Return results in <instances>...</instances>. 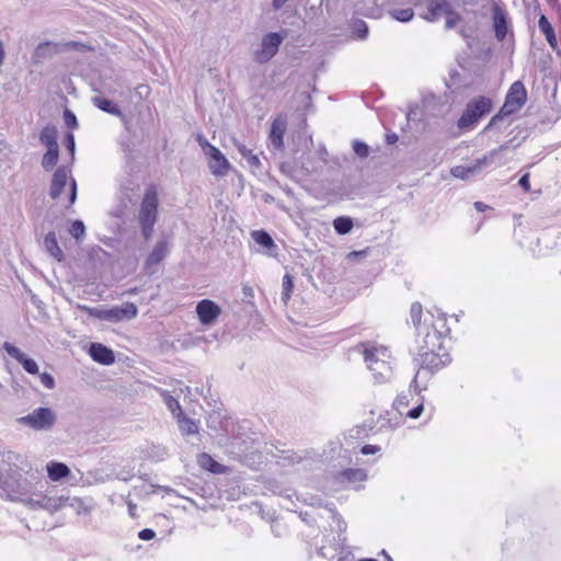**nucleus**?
<instances>
[{
    "mask_svg": "<svg viewBox=\"0 0 561 561\" xmlns=\"http://www.w3.org/2000/svg\"><path fill=\"white\" fill-rule=\"evenodd\" d=\"M410 318L415 329L417 343H428L431 346L449 343L450 328L447 314L424 311L422 304L415 301L410 307Z\"/></svg>",
    "mask_w": 561,
    "mask_h": 561,
    "instance_id": "1",
    "label": "nucleus"
},
{
    "mask_svg": "<svg viewBox=\"0 0 561 561\" xmlns=\"http://www.w3.org/2000/svg\"><path fill=\"white\" fill-rule=\"evenodd\" d=\"M394 409L398 412L399 416L392 413L386 412L385 416H380V428H393L400 423V419L402 416H407L410 419H419L424 410L423 398L417 392L408 391L407 393H401L397 397L393 402Z\"/></svg>",
    "mask_w": 561,
    "mask_h": 561,
    "instance_id": "2",
    "label": "nucleus"
},
{
    "mask_svg": "<svg viewBox=\"0 0 561 561\" xmlns=\"http://www.w3.org/2000/svg\"><path fill=\"white\" fill-rule=\"evenodd\" d=\"M364 360L376 382L382 383L392 375L391 352L382 345L364 344Z\"/></svg>",
    "mask_w": 561,
    "mask_h": 561,
    "instance_id": "3",
    "label": "nucleus"
},
{
    "mask_svg": "<svg viewBox=\"0 0 561 561\" xmlns=\"http://www.w3.org/2000/svg\"><path fill=\"white\" fill-rule=\"evenodd\" d=\"M420 368L413 379L416 383L417 376L422 370L431 374L439 371L451 363V356L447 344L431 346L428 343H417Z\"/></svg>",
    "mask_w": 561,
    "mask_h": 561,
    "instance_id": "4",
    "label": "nucleus"
},
{
    "mask_svg": "<svg viewBox=\"0 0 561 561\" xmlns=\"http://www.w3.org/2000/svg\"><path fill=\"white\" fill-rule=\"evenodd\" d=\"M493 107V101L484 95H479L469 101L457 122V126L461 131L473 129L479 121L488 115Z\"/></svg>",
    "mask_w": 561,
    "mask_h": 561,
    "instance_id": "5",
    "label": "nucleus"
},
{
    "mask_svg": "<svg viewBox=\"0 0 561 561\" xmlns=\"http://www.w3.org/2000/svg\"><path fill=\"white\" fill-rule=\"evenodd\" d=\"M158 191L156 185L151 184L145 191L138 217L145 239H149L153 232L158 217Z\"/></svg>",
    "mask_w": 561,
    "mask_h": 561,
    "instance_id": "6",
    "label": "nucleus"
},
{
    "mask_svg": "<svg viewBox=\"0 0 561 561\" xmlns=\"http://www.w3.org/2000/svg\"><path fill=\"white\" fill-rule=\"evenodd\" d=\"M527 96L528 93L524 83L520 80L513 82L507 90L504 104L500 108L499 113L491 118L485 129L490 128L497 121L520 111L527 102Z\"/></svg>",
    "mask_w": 561,
    "mask_h": 561,
    "instance_id": "7",
    "label": "nucleus"
},
{
    "mask_svg": "<svg viewBox=\"0 0 561 561\" xmlns=\"http://www.w3.org/2000/svg\"><path fill=\"white\" fill-rule=\"evenodd\" d=\"M19 422L32 430L44 431L53 427L56 415L49 408H38L32 413L19 419Z\"/></svg>",
    "mask_w": 561,
    "mask_h": 561,
    "instance_id": "8",
    "label": "nucleus"
},
{
    "mask_svg": "<svg viewBox=\"0 0 561 561\" xmlns=\"http://www.w3.org/2000/svg\"><path fill=\"white\" fill-rule=\"evenodd\" d=\"M282 36L278 33H268L263 37L261 49L254 54L255 61L260 64L267 62L272 59L282 44Z\"/></svg>",
    "mask_w": 561,
    "mask_h": 561,
    "instance_id": "9",
    "label": "nucleus"
},
{
    "mask_svg": "<svg viewBox=\"0 0 561 561\" xmlns=\"http://www.w3.org/2000/svg\"><path fill=\"white\" fill-rule=\"evenodd\" d=\"M2 348L7 352V354L11 358H13L18 362L27 374L38 375L39 368H38L37 363L33 358H30L19 347H16L15 345H13L10 342H4L2 345Z\"/></svg>",
    "mask_w": 561,
    "mask_h": 561,
    "instance_id": "10",
    "label": "nucleus"
},
{
    "mask_svg": "<svg viewBox=\"0 0 561 561\" xmlns=\"http://www.w3.org/2000/svg\"><path fill=\"white\" fill-rule=\"evenodd\" d=\"M206 156L209 158V169L214 175L224 176L228 173L230 163L217 147H209Z\"/></svg>",
    "mask_w": 561,
    "mask_h": 561,
    "instance_id": "11",
    "label": "nucleus"
},
{
    "mask_svg": "<svg viewBox=\"0 0 561 561\" xmlns=\"http://www.w3.org/2000/svg\"><path fill=\"white\" fill-rule=\"evenodd\" d=\"M196 313L201 323H213L221 313L220 307L210 299H203L196 306Z\"/></svg>",
    "mask_w": 561,
    "mask_h": 561,
    "instance_id": "12",
    "label": "nucleus"
},
{
    "mask_svg": "<svg viewBox=\"0 0 561 561\" xmlns=\"http://www.w3.org/2000/svg\"><path fill=\"white\" fill-rule=\"evenodd\" d=\"M286 126H287L286 117L282 116V115H278L272 122L268 138H270L272 145L274 146V148H276V149H282L284 146L283 138H284V135L286 131Z\"/></svg>",
    "mask_w": 561,
    "mask_h": 561,
    "instance_id": "13",
    "label": "nucleus"
},
{
    "mask_svg": "<svg viewBox=\"0 0 561 561\" xmlns=\"http://www.w3.org/2000/svg\"><path fill=\"white\" fill-rule=\"evenodd\" d=\"M138 313L137 306L133 302H125L122 307L108 309V321L119 322L122 320L134 319Z\"/></svg>",
    "mask_w": 561,
    "mask_h": 561,
    "instance_id": "14",
    "label": "nucleus"
},
{
    "mask_svg": "<svg viewBox=\"0 0 561 561\" xmlns=\"http://www.w3.org/2000/svg\"><path fill=\"white\" fill-rule=\"evenodd\" d=\"M489 163V157L484 156L481 159H477L472 165H456L451 168L450 173L458 179L467 180L472 174L481 170L484 165Z\"/></svg>",
    "mask_w": 561,
    "mask_h": 561,
    "instance_id": "15",
    "label": "nucleus"
},
{
    "mask_svg": "<svg viewBox=\"0 0 561 561\" xmlns=\"http://www.w3.org/2000/svg\"><path fill=\"white\" fill-rule=\"evenodd\" d=\"M89 353L94 362L102 365H111L115 362L114 352L101 343H92Z\"/></svg>",
    "mask_w": 561,
    "mask_h": 561,
    "instance_id": "16",
    "label": "nucleus"
},
{
    "mask_svg": "<svg viewBox=\"0 0 561 561\" xmlns=\"http://www.w3.org/2000/svg\"><path fill=\"white\" fill-rule=\"evenodd\" d=\"M68 183V173L65 168H58L51 180V186H50V197L53 199H57L60 197L62 191L65 190L66 185Z\"/></svg>",
    "mask_w": 561,
    "mask_h": 561,
    "instance_id": "17",
    "label": "nucleus"
},
{
    "mask_svg": "<svg viewBox=\"0 0 561 561\" xmlns=\"http://www.w3.org/2000/svg\"><path fill=\"white\" fill-rule=\"evenodd\" d=\"M450 4L447 0H427V14L424 16L427 21H435L440 15L449 12Z\"/></svg>",
    "mask_w": 561,
    "mask_h": 561,
    "instance_id": "18",
    "label": "nucleus"
},
{
    "mask_svg": "<svg viewBox=\"0 0 561 561\" xmlns=\"http://www.w3.org/2000/svg\"><path fill=\"white\" fill-rule=\"evenodd\" d=\"M197 463L202 469L211 473H226L227 467L217 462L209 454L202 453L197 457Z\"/></svg>",
    "mask_w": 561,
    "mask_h": 561,
    "instance_id": "19",
    "label": "nucleus"
},
{
    "mask_svg": "<svg viewBox=\"0 0 561 561\" xmlns=\"http://www.w3.org/2000/svg\"><path fill=\"white\" fill-rule=\"evenodd\" d=\"M538 26L540 32L545 35L548 44L553 50L558 49V41L554 33V28L545 14L539 15Z\"/></svg>",
    "mask_w": 561,
    "mask_h": 561,
    "instance_id": "20",
    "label": "nucleus"
},
{
    "mask_svg": "<svg viewBox=\"0 0 561 561\" xmlns=\"http://www.w3.org/2000/svg\"><path fill=\"white\" fill-rule=\"evenodd\" d=\"M493 26L496 38L503 41L507 34V23L504 12L499 7L493 10Z\"/></svg>",
    "mask_w": 561,
    "mask_h": 561,
    "instance_id": "21",
    "label": "nucleus"
},
{
    "mask_svg": "<svg viewBox=\"0 0 561 561\" xmlns=\"http://www.w3.org/2000/svg\"><path fill=\"white\" fill-rule=\"evenodd\" d=\"M168 253V243L165 241L158 242L146 260V267L150 268L158 265Z\"/></svg>",
    "mask_w": 561,
    "mask_h": 561,
    "instance_id": "22",
    "label": "nucleus"
},
{
    "mask_svg": "<svg viewBox=\"0 0 561 561\" xmlns=\"http://www.w3.org/2000/svg\"><path fill=\"white\" fill-rule=\"evenodd\" d=\"M47 474L51 481H59L70 474V469L62 462L51 461L47 465Z\"/></svg>",
    "mask_w": 561,
    "mask_h": 561,
    "instance_id": "23",
    "label": "nucleus"
},
{
    "mask_svg": "<svg viewBox=\"0 0 561 561\" xmlns=\"http://www.w3.org/2000/svg\"><path fill=\"white\" fill-rule=\"evenodd\" d=\"M44 245L47 252L58 261L64 259V252L58 245L56 233L50 231L44 238Z\"/></svg>",
    "mask_w": 561,
    "mask_h": 561,
    "instance_id": "24",
    "label": "nucleus"
},
{
    "mask_svg": "<svg viewBox=\"0 0 561 561\" xmlns=\"http://www.w3.org/2000/svg\"><path fill=\"white\" fill-rule=\"evenodd\" d=\"M93 104L103 112H106L118 117L123 116V113L117 106V104L106 98L96 96L93 99Z\"/></svg>",
    "mask_w": 561,
    "mask_h": 561,
    "instance_id": "25",
    "label": "nucleus"
},
{
    "mask_svg": "<svg viewBox=\"0 0 561 561\" xmlns=\"http://www.w3.org/2000/svg\"><path fill=\"white\" fill-rule=\"evenodd\" d=\"M39 140L47 148H58L56 127L45 126L41 131Z\"/></svg>",
    "mask_w": 561,
    "mask_h": 561,
    "instance_id": "26",
    "label": "nucleus"
},
{
    "mask_svg": "<svg viewBox=\"0 0 561 561\" xmlns=\"http://www.w3.org/2000/svg\"><path fill=\"white\" fill-rule=\"evenodd\" d=\"M59 157V148H47L46 153L43 156L42 165L45 170H51Z\"/></svg>",
    "mask_w": 561,
    "mask_h": 561,
    "instance_id": "27",
    "label": "nucleus"
},
{
    "mask_svg": "<svg viewBox=\"0 0 561 561\" xmlns=\"http://www.w3.org/2000/svg\"><path fill=\"white\" fill-rule=\"evenodd\" d=\"M252 238L257 244H260L266 249H272V248L276 247L272 237L264 230L253 231Z\"/></svg>",
    "mask_w": 561,
    "mask_h": 561,
    "instance_id": "28",
    "label": "nucleus"
},
{
    "mask_svg": "<svg viewBox=\"0 0 561 561\" xmlns=\"http://www.w3.org/2000/svg\"><path fill=\"white\" fill-rule=\"evenodd\" d=\"M340 477L347 481H364L367 478L364 469L348 468L340 472Z\"/></svg>",
    "mask_w": 561,
    "mask_h": 561,
    "instance_id": "29",
    "label": "nucleus"
},
{
    "mask_svg": "<svg viewBox=\"0 0 561 561\" xmlns=\"http://www.w3.org/2000/svg\"><path fill=\"white\" fill-rule=\"evenodd\" d=\"M237 147L240 154L248 161L251 167L259 168L261 165L259 157L254 154L251 149L247 148L245 145L240 144Z\"/></svg>",
    "mask_w": 561,
    "mask_h": 561,
    "instance_id": "30",
    "label": "nucleus"
},
{
    "mask_svg": "<svg viewBox=\"0 0 561 561\" xmlns=\"http://www.w3.org/2000/svg\"><path fill=\"white\" fill-rule=\"evenodd\" d=\"M335 231L340 234L348 233L353 228V221L348 217H337L333 221Z\"/></svg>",
    "mask_w": 561,
    "mask_h": 561,
    "instance_id": "31",
    "label": "nucleus"
},
{
    "mask_svg": "<svg viewBox=\"0 0 561 561\" xmlns=\"http://www.w3.org/2000/svg\"><path fill=\"white\" fill-rule=\"evenodd\" d=\"M391 16L400 22H409L413 19L414 12L411 8L396 9L390 12Z\"/></svg>",
    "mask_w": 561,
    "mask_h": 561,
    "instance_id": "32",
    "label": "nucleus"
},
{
    "mask_svg": "<svg viewBox=\"0 0 561 561\" xmlns=\"http://www.w3.org/2000/svg\"><path fill=\"white\" fill-rule=\"evenodd\" d=\"M80 308L89 317L108 321V309H99V308H92V307H88V306H82Z\"/></svg>",
    "mask_w": 561,
    "mask_h": 561,
    "instance_id": "33",
    "label": "nucleus"
},
{
    "mask_svg": "<svg viewBox=\"0 0 561 561\" xmlns=\"http://www.w3.org/2000/svg\"><path fill=\"white\" fill-rule=\"evenodd\" d=\"M178 419L182 430L185 431L187 434H196L198 432V426L193 420L184 416L183 414Z\"/></svg>",
    "mask_w": 561,
    "mask_h": 561,
    "instance_id": "34",
    "label": "nucleus"
},
{
    "mask_svg": "<svg viewBox=\"0 0 561 561\" xmlns=\"http://www.w3.org/2000/svg\"><path fill=\"white\" fill-rule=\"evenodd\" d=\"M283 286V299L285 301L289 300L293 289H294V280L289 274H285L282 282Z\"/></svg>",
    "mask_w": 561,
    "mask_h": 561,
    "instance_id": "35",
    "label": "nucleus"
},
{
    "mask_svg": "<svg viewBox=\"0 0 561 561\" xmlns=\"http://www.w3.org/2000/svg\"><path fill=\"white\" fill-rule=\"evenodd\" d=\"M85 227L81 220H75L69 228V233L77 240L84 236Z\"/></svg>",
    "mask_w": 561,
    "mask_h": 561,
    "instance_id": "36",
    "label": "nucleus"
},
{
    "mask_svg": "<svg viewBox=\"0 0 561 561\" xmlns=\"http://www.w3.org/2000/svg\"><path fill=\"white\" fill-rule=\"evenodd\" d=\"M165 404L173 414L176 413L178 417H180L183 414L181 404L175 398L168 396L165 398Z\"/></svg>",
    "mask_w": 561,
    "mask_h": 561,
    "instance_id": "37",
    "label": "nucleus"
},
{
    "mask_svg": "<svg viewBox=\"0 0 561 561\" xmlns=\"http://www.w3.org/2000/svg\"><path fill=\"white\" fill-rule=\"evenodd\" d=\"M353 149L354 152L360 158H366L369 153L368 146L362 141H355L353 145Z\"/></svg>",
    "mask_w": 561,
    "mask_h": 561,
    "instance_id": "38",
    "label": "nucleus"
},
{
    "mask_svg": "<svg viewBox=\"0 0 561 561\" xmlns=\"http://www.w3.org/2000/svg\"><path fill=\"white\" fill-rule=\"evenodd\" d=\"M446 15H447V19H446V27L447 28L454 27L460 21V15L458 13H456L451 8L449 9V12L446 13Z\"/></svg>",
    "mask_w": 561,
    "mask_h": 561,
    "instance_id": "39",
    "label": "nucleus"
},
{
    "mask_svg": "<svg viewBox=\"0 0 561 561\" xmlns=\"http://www.w3.org/2000/svg\"><path fill=\"white\" fill-rule=\"evenodd\" d=\"M39 380L45 388H47V389L55 388V379L50 374H48V373L39 374Z\"/></svg>",
    "mask_w": 561,
    "mask_h": 561,
    "instance_id": "40",
    "label": "nucleus"
},
{
    "mask_svg": "<svg viewBox=\"0 0 561 561\" xmlns=\"http://www.w3.org/2000/svg\"><path fill=\"white\" fill-rule=\"evenodd\" d=\"M64 118L68 127L76 128L78 126L77 117L71 111L66 110L64 113Z\"/></svg>",
    "mask_w": 561,
    "mask_h": 561,
    "instance_id": "41",
    "label": "nucleus"
},
{
    "mask_svg": "<svg viewBox=\"0 0 561 561\" xmlns=\"http://www.w3.org/2000/svg\"><path fill=\"white\" fill-rule=\"evenodd\" d=\"M77 198V184L75 180H71L69 184V197L67 207H71Z\"/></svg>",
    "mask_w": 561,
    "mask_h": 561,
    "instance_id": "42",
    "label": "nucleus"
},
{
    "mask_svg": "<svg viewBox=\"0 0 561 561\" xmlns=\"http://www.w3.org/2000/svg\"><path fill=\"white\" fill-rule=\"evenodd\" d=\"M529 173H525L518 181L519 186L528 193L530 191Z\"/></svg>",
    "mask_w": 561,
    "mask_h": 561,
    "instance_id": "43",
    "label": "nucleus"
},
{
    "mask_svg": "<svg viewBox=\"0 0 561 561\" xmlns=\"http://www.w3.org/2000/svg\"><path fill=\"white\" fill-rule=\"evenodd\" d=\"M138 537L141 540H151L156 537V533L150 528H145L139 531Z\"/></svg>",
    "mask_w": 561,
    "mask_h": 561,
    "instance_id": "44",
    "label": "nucleus"
},
{
    "mask_svg": "<svg viewBox=\"0 0 561 561\" xmlns=\"http://www.w3.org/2000/svg\"><path fill=\"white\" fill-rule=\"evenodd\" d=\"M380 450V447L377 445H364L360 449L363 455H373Z\"/></svg>",
    "mask_w": 561,
    "mask_h": 561,
    "instance_id": "45",
    "label": "nucleus"
},
{
    "mask_svg": "<svg viewBox=\"0 0 561 561\" xmlns=\"http://www.w3.org/2000/svg\"><path fill=\"white\" fill-rule=\"evenodd\" d=\"M65 141H66L67 148L70 150L71 153H73V151H75V137H73V135L72 134H68L66 136Z\"/></svg>",
    "mask_w": 561,
    "mask_h": 561,
    "instance_id": "46",
    "label": "nucleus"
},
{
    "mask_svg": "<svg viewBox=\"0 0 561 561\" xmlns=\"http://www.w3.org/2000/svg\"><path fill=\"white\" fill-rule=\"evenodd\" d=\"M66 46L68 48H72V49H76V50H81V49L85 48V45H83L80 42H69V43L66 44Z\"/></svg>",
    "mask_w": 561,
    "mask_h": 561,
    "instance_id": "47",
    "label": "nucleus"
},
{
    "mask_svg": "<svg viewBox=\"0 0 561 561\" xmlns=\"http://www.w3.org/2000/svg\"><path fill=\"white\" fill-rule=\"evenodd\" d=\"M197 140H198V144L201 145V147L204 149L205 152L209 151V147H214L203 136H199L197 138Z\"/></svg>",
    "mask_w": 561,
    "mask_h": 561,
    "instance_id": "48",
    "label": "nucleus"
},
{
    "mask_svg": "<svg viewBox=\"0 0 561 561\" xmlns=\"http://www.w3.org/2000/svg\"><path fill=\"white\" fill-rule=\"evenodd\" d=\"M136 504L134 503H128V511H129V515L133 517V518H136L137 517V513H136Z\"/></svg>",
    "mask_w": 561,
    "mask_h": 561,
    "instance_id": "49",
    "label": "nucleus"
},
{
    "mask_svg": "<svg viewBox=\"0 0 561 561\" xmlns=\"http://www.w3.org/2000/svg\"><path fill=\"white\" fill-rule=\"evenodd\" d=\"M288 0H273V7L275 10L280 9Z\"/></svg>",
    "mask_w": 561,
    "mask_h": 561,
    "instance_id": "50",
    "label": "nucleus"
},
{
    "mask_svg": "<svg viewBox=\"0 0 561 561\" xmlns=\"http://www.w3.org/2000/svg\"><path fill=\"white\" fill-rule=\"evenodd\" d=\"M474 207L479 211H484L488 208V205L483 204L482 202H476Z\"/></svg>",
    "mask_w": 561,
    "mask_h": 561,
    "instance_id": "51",
    "label": "nucleus"
},
{
    "mask_svg": "<svg viewBox=\"0 0 561 561\" xmlns=\"http://www.w3.org/2000/svg\"><path fill=\"white\" fill-rule=\"evenodd\" d=\"M243 294L248 297L253 296V288L249 285L243 286Z\"/></svg>",
    "mask_w": 561,
    "mask_h": 561,
    "instance_id": "52",
    "label": "nucleus"
},
{
    "mask_svg": "<svg viewBox=\"0 0 561 561\" xmlns=\"http://www.w3.org/2000/svg\"><path fill=\"white\" fill-rule=\"evenodd\" d=\"M4 60V49L2 46V43L0 42V66L3 64Z\"/></svg>",
    "mask_w": 561,
    "mask_h": 561,
    "instance_id": "53",
    "label": "nucleus"
},
{
    "mask_svg": "<svg viewBox=\"0 0 561 561\" xmlns=\"http://www.w3.org/2000/svg\"><path fill=\"white\" fill-rule=\"evenodd\" d=\"M398 137L396 135H392V136H388V142L389 144H393L394 141H397Z\"/></svg>",
    "mask_w": 561,
    "mask_h": 561,
    "instance_id": "54",
    "label": "nucleus"
},
{
    "mask_svg": "<svg viewBox=\"0 0 561 561\" xmlns=\"http://www.w3.org/2000/svg\"><path fill=\"white\" fill-rule=\"evenodd\" d=\"M381 553L386 557V559H387L388 561H392V559L390 558V556H389L385 550H382V552H381Z\"/></svg>",
    "mask_w": 561,
    "mask_h": 561,
    "instance_id": "55",
    "label": "nucleus"
},
{
    "mask_svg": "<svg viewBox=\"0 0 561 561\" xmlns=\"http://www.w3.org/2000/svg\"><path fill=\"white\" fill-rule=\"evenodd\" d=\"M358 561H377L376 559H373V558H367V559H360Z\"/></svg>",
    "mask_w": 561,
    "mask_h": 561,
    "instance_id": "56",
    "label": "nucleus"
},
{
    "mask_svg": "<svg viewBox=\"0 0 561 561\" xmlns=\"http://www.w3.org/2000/svg\"><path fill=\"white\" fill-rule=\"evenodd\" d=\"M364 27H365V34L368 32V28L366 27V25L363 23Z\"/></svg>",
    "mask_w": 561,
    "mask_h": 561,
    "instance_id": "57",
    "label": "nucleus"
}]
</instances>
